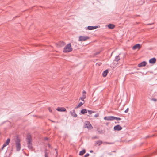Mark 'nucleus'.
Returning <instances> with one entry per match:
<instances>
[{"label": "nucleus", "mask_w": 157, "mask_h": 157, "mask_svg": "<svg viewBox=\"0 0 157 157\" xmlns=\"http://www.w3.org/2000/svg\"><path fill=\"white\" fill-rule=\"evenodd\" d=\"M87 113V111L85 109H82L80 112V113L82 114H84Z\"/></svg>", "instance_id": "19"}, {"label": "nucleus", "mask_w": 157, "mask_h": 157, "mask_svg": "<svg viewBox=\"0 0 157 157\" xmlns=\"http://www.w3.org/2000/svg\"><path fill=\"white\" fill-rule=\"evenodd\" d=\"M16 148L17 151H19L21 149V143L20 140L17 138L15 140Z\"/></svg>", "instance_id": "3"}, {"label": "nucleus", "mask_w": 157, "mask_h": 157, "mask_svg": "<svg viewBox=\"0 0 157 157\" xmlns=\"http://www.w3.org/2000/svg\"><path fill=\"white\" fill-rule=\"evenodd\" d=\"M10 138H8L7 139V140L6 141V142H5L4 144H3V147H5L6 146H7L9 144L10 141Z\"/></svg>", "instance_id": "15"}, {"label": "nucleus", "mask_w": 157, "mask_h": 157, "mask_svg": "<svg viewBox=\"0 0 157 157\" xmlns=\"http://www.w3.org/2000/svg\"><path fill=\"white\" fill-rule=\"evenodd\" d=\"M98 132L99 133L101 134H103L104 132L102 130H99L98 131Z\"/></svg>", "instance_id": "27"}, {"label": "nucleus", "mask_w": 157, "mask_h": 157, "mask_svg": "<svg viewBox=\"0 0 157 157\" xmlns=\"http://www.w3.org/2000/svg\"><path fill=\"white\" fill-rule=\"evenodd\" d=\"M156 62V59L155 58H153L149 60V63L151 64H154Z\"/></svg>", "instance_id": "13"}, {"label": "nucleus", "mask_w": 157, "mask_h": 157, "mask_svg": "<svg viewBox=\"0 0 157 157\" xmlns=\"http://www.w3.org/2000/svg\"><path fill=\"white\" fill-rule=\"evenodd\" d=\"M98 28L97 26H88L87 27V29L89 30H92Z\"/></svg>", "instance_id": "12"}, {"label": "nucleus", "mask_w": 157, "mask_h": 157, "mask_svg": "<svg viewBox=\"0 0 157 157\" xmlns=\"http://www.w3.org/2000/svg\"><path fill=\"white\" fill-rule=\"evenodd\" d=\"M103 144H114V143L113 142H111V143H109L106 142H103Z\"/></svg>", "instance_id": "25"}, {"label": "nucleus", "mask_w": 157, "mask_h": 157, "mask_svg": "<svg viewBox=\"0 0 157 157\" xmlns=\"http://www.w3.org/2000/svg\"><path fill=\"white\" fill-rule=\"evenodd\" d=\"M48 110H49V111L50 112H52V110L51 109L50 107H48Z\"/></svg>", "instance_id": "31"}, {"label": "nucleus", "mask_w": 157, "mask_h": 157, "mask_svg": "<svg viewBox=\"0 0 157 157\" xmlns=\"http://www.w3.org/2000/svg\"><path fill=\"white\" fill-rule=\"evenodd\" d=\"M102 143V142L101 141L99 140L98 141L96 142V144H98L99 145H100Z\"/></svg>", "instance_id": "24"}, {"label": "nucleus", "mask_w": 157, "mask_h": 157, "mask_svg": "<svg viewBox=\"0 0 157 157\" xmlns=\"http://www.w3.org/2000/svg\"><path fill=\"white\" fill-rule=\"evenodd\" d=\"M128 111V108H127L124 111V112L126 113H127Z\"/></svg>", "instance_id": "33"}, {"label": "nucleus", "mask_w": 157, "mask_h": 157, "mask_svg": "<svg viewBox=\"0 0 157 157\" xmlns=\"http://www.w3.org/2000/svg\"><path fill=\"white\" fill-rule=\"evenodd\" d=\"M122 128V127L119 124L115 126L113 128V129L114 130L118 131L121 130Z\"/></svg>", "instance_id": "7"}, {"label": "nucleus", "mask_w": 157, "mask_h": 157, "mask_svg": "<svg viewBox=\"0 0 157 157\" xmlns=\"http://www.w3.org/2000/svg\"><path fill=\"white\" fill-rule=\"evenodd\" d=\"M116 119L117 121H120L121 120V118L120 117H117L113 116V120Z\"/></svg>", "instance_id": "23"}, {"label": "nucleus", "mask_w": 157, "mask_h": 157, "mask_svg": "<svg viewBox=\"0 0 157 157\" xmlns=\"http://www.w3.org/2000/svg\"><path fill=\"white\" fill-rule=\"evenodd\" d=\"M108 72V70H106L103 72L102 73V75L104 77H105Z\"/></svg>", "instance_id": "16"}, {"label": "nucleus", "mask_w": 157, "mask_h": 157, "mask_svg": "<svg viewBox=\"0 0 157 157\" xmlns=\"http://www.w3.org/2000/svg\"><path fill=\"white\" fill-rule=\"evenodd\" d=\"M86 152V150L85 149H83L82 151H80L79 152V155H83Z\"/></svg>", "instance_id": "20"}, {"label": "nucleus", "mask_w": 157, "mask_h": 157, "mask_svg": "<svg viewBox=\"0 0 157 157\" xmlns=\"http://www.w3.org/2000/svg\"><path fill=\"white\" fill-rule=\"evenodd\" d=\"M45 139L46 140H48V138L47 137H45Z\"/></svg>", "instance_id": "37"}, {"label": "nucleus", "mask_w": 157, "mask_h": 157, "mask_svg": "<svg viewBox=\"0 0 157 157\" xmlns=\"http://www.w3.org/2000/svg\"><path fill=\"white\" fill-rule=\"evenodd\" d=\"M141 45L139 44H137L134 45L132 47L133 50H136V49H139L141 48Z\"/></svg>", "instance_id": "8"}, {"label": "nucleus", "mask_w": 157, "mask_h": 157, "mask_svg": "<svg viewBox=\"0 0 157 157\" xmlns=\"http://www.w3.org/2000/svg\"><path fill=\"white\" fill-rule=\"evenodd\" d=\"M28 147L29 149L31 150L33 148L32 144V138L30 135L27 136L26 138Z\"/></svg>", "instance_id": "1"}, {"label": "nucleus", "mask_w": 157, "mask_h": 157, "mask_svg": "<svg viewBox=\"0 0 157 157\" xmlns=\"http://www.w3.org/2000/svg\"><path fill=\"white\" fill-rule=\"evenodd\" d=\"M120 60V58L119 55L116 56L115 57V61H116V62H118Z\"/></svg>", "instance_id": "21"}, {"label": "nucleus", "mask_w": 157, "mask_h": 157, "mask_svg": "<svg viewBox=\"0 0 157 157\" xmlns=\"http://www.w3.org/2000/svg\"><path fill=\"white\" fill-rule=\"evenodd\" d=\"M48 146L49 147H50V144H48Z\"/></svg>", "instance_id": "38"}, {"label": "nucleus", "mask_w": 157, "mask_h": 157, "mask_svg": "<svg viewBox=\"0 0 157 157\" xmlns=\"http://www.w3.org/2000/svg\"><path fill=\"white\" fill-rule=\"evenodd\" d=\"M89 155V153H86L84 157H87Z\"/></svg>", "instance_id": "29"}, {"label": "nucleus", "mask_w": 157, "mask_h": 157, "mask_svg": "<svg viewBox=\"0 0 157 157\" xmlns=\"http://www.w3.org/2000/svg\"><path fill=\"white\" fill-rule=\"evenodd\" d=\"M58 45L60 47H62L65 45V43L63 41H60L58 43Z\"/></svg>", "instance_id": "17"}, {"label": "nucleus", "mask_w": 157, "mask_h": 157, "mask_svg": "<svg viewBox=\"0 0 157 157\" xmlns=\"http://www.w3.org/2000/svg\"><path fill=\"white\" fill-rule=\"evenodd\" d=\"M115 26L114 25L112 24H109L108 25V27L109 29H113L114 28Z\"/></svg>", "instance_id": "18"}, {"label": "nucleus", "mask_w": 157, "mask_h": 157, "mask_svg": "<svg viewBox=\"0 0 157 157\" xmlns=\"http://www.w3.org/2000/svg\"><path fill=\"white\" fill-rule=\"evenodd\" d=\"M100 52H96V54L97 55L100 53Z\"/></svg>", "instance_id": "34"}, {"label": "nucleus", "mask_w": 157, "mask_h": 157, "mask_svg": "<svg viewBox=\"0 0 157 157\" xmlns=\"http://www.w3.org/2000/svg\"><path fill=\"white\" fill-rule=\"evenodd\" d=\"M98 116H99V114L98 113H97L94 116L95 117H98Z\"/></svg>", "instance_id": "30"}, {"label": "nucleus", "mask_w": 157, "mask_h": 157, "mask_svg": "<svg viewBox=\"0 0 157 157\" xmlns=\"http://www.w3.org/2000/svg\"><path fill=\"white\" fill-rule=\"evenodd\" d=\"M70 114L72 116L76 117H77V114L75 113V111L74 110H73L72 111H71L70 112Z\"/></svg>", "instance_id": "11"}, {"label": "nucleus", "mask_w": 157, "mask_h": 157, "mask_svg": "<svg viewBox=\"0 0 157 157\" xmlns=\"http://www.w3.org/2000/svg\"><path fill=\"white\" fill-rule=\"evenodd\" d=\"M56 110L59 111L60 112H64L66 111V109L64 108L58 107L56 109Z\"/></svg>", "instance_id": "14"}, {"label": "nucleus", "mask_w": 157, "mask_h": 157, "mask_svg": "<svg viewBox=\"0 0 157 157\" xmlns=\"http://www.w3.org/2000/svg\"><path fill=\"white\" fill-rule=\"evenodd\" d=\"M93 139H96V138L98 139V137L97 136H95L93 137Z\"/></svg>", "instance_id": "32"}, {"label": "nucleus", "mask_w": 157, "mask_h": 157, "mask_svg": "<svg viewBox=\"0 0 157 157\" xmlns=\"http://www.w3.org/2000/svg\"><path fill=\"white\" fill-rule=\"evenodd\" d=\"M154 100L155 101H156V100L155 99H154Z\"/></svg>", "instance_id": "40"}, {"label": "nucleus", "mask_w": 157, "mask_h": 157, "mask_svg": "<svg viewBox=\"0 0 157 157\" xmlns=\"http://www.w3.org/2000/svg\"><path fill=\"white\" fill-rule=\"evenodd\" d=\"M104 119L107 121H113V116H110L105 117L104 118Z\"/></svg>", "instance_id": "9"}, {"label": "nucleus", "mask_w": 157, "mask_h": 157, "mask_svg": "<svg viewBox=\"0 0 157 157\" xmlns=\"http://www.w3.org/2000/svg\"><path fill=\"white\" fill-rule=\"evenodd\" d=\"M47 154V152L46 150L45 151V157H48Z\"/></svg>", "instance_id": "28"}, {"label": "nucleus", "mask_w": 157, "mask_h": 157, "mask_svg": "<svg viewBox=\"0 0 157 157\" xmlns=\"http://www.w3.org/2000/svg\"><path fill=\"white\" fill-rule=\"evenodd\" d=\"M57 153H57V152L56 151V154L57 155H56V157H57Z\"/></svg>", "instance_id": "39"}, {"label": "nucleus", "mask_w": 157, "mask_h": 157, "mask_svg": "<svg viewBox=\"0 0 157 157\" xmlns=\"http://www.w3.org/2000/svg\"><path fill=\"white\" fill-rule=\"evenodd\" d=\"M90 153H93V150H90Z\"/></svg>", "instance_id": "36"}, {"label": "nucleus", "mask_w": 157, "mask_h": 157, "mask_svg": "<svg viewBox=\"0 0 157 157\" xmlns=\"http://www.w3.org/2000/svg\"><path fill=\"white\" fill-rule=\"evenodd\" d=\"M88 113L89 114H90V115L92 114V113H95V111H92V110H89L88 111Z\"/></svg>", "instance_id": "26"}, {"label": "nucleus", "mask_w": 157, "mask_h": 157, "mask_svg": "<svg viewBox=\"0 0 157 157\" xmlns=\"http://www.w3.org/2000/svg\"><path fill=\"white\" fill-rule=\"evenodd\" d=\"M146 64L147 63L146 61H143L139 63L138 64V66L139 67H141L145 66Z\"/></svg>", "instance_id": "10"}, {"label": "nucleus", "mask_w": 157, "mask_h": 157, "mask_svg": "<svg viewBox=\"0 0 157 157\" xmlns=\"http://www.w3.org/2000/svg\"><path fill=\"white\" fill-rule=\"evenodd\" d=\"M4 147H3V146H2V149H1L2 150H3V148H4Z\"/></svg>", "instance_id": "35"}, {"label": "nucleus", "mask_w": 157, "mask_h": 157, "mask_svg": "<svg viewBox=\"0 0 157 157\" xmlns=\"http://www.w3.org/2000/svg\"><path fill=\"white\" fill-rule=\"evenodd\" d=\"M84 127L87 128L89 129H91L93 128V127L88 121H86L84 123Z\"/></svg>", "instance_id": "4"}, {"label": "nucleus", "mask_w": 157, "mask_h": 157, "mask_svg": "<svg viewBox=\"0 0 157 157\" xmlns=\"http://www.w3.org/2000/svg\"><path fill=\"white\" fill-rule=\"evenodd\" d=\"M86 92L84 90L82 93V95L81 97L80 98V100H81L82 101H84V99L86 98Z\"/></svg>", "instance_id": "5"}, {"label": "nucleus", "mask_w": 157, "mask_h": 157, "mask_svg": "<svg viewBox=\"0 0 157 157\" xmlns=\"http://www.w3.org/2000/svg\"><path fill=\"white\" fill-rule=\"evenodd\" d=\"M89 39V37H88L80 36L79 37V41H85Z\"/></svg>", "instance_id": "6"}, {"label": "nucleus", "mask_w": 157, "mask_h": 157, "mask_svg": "<svg viewBox=\"0 0 157 157\" xmlns=\"http://www.w3.org/2000/svg\"><path fill=\"white\" fill-rule=\"evenodd\" d=\"M83 103H83L81 102H79V103L78 104V105L76 107V108H79V107H81L83 105Z\"/></svg>", "instance_id": "22"}, {"label": "nucleus", "mask_w": 157, "mask_h": 157, "mask_svg": "<svg viewBox=\"0 0 157 157\" xmlns=\"http://www.w3.org/2000/svg\"><path fill=\"white\" fill-rule=\"evenodd\" d=\"M72 50V48L71 47L70 43H68L64 48L63 52H64L67 53L70 52Z\"/></svg>", "instance_id": "2"}]
</instances>
